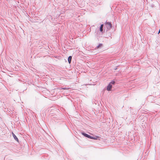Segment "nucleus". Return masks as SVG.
<instances>
[{
	"instance_id": "7",
	"label": "nucleus",
	"mask_w": 160,
	"mask_h": 160,
	"mask_svg": "<svg viewBox=\"0 0 160 160\" xmlns=\"http://www.w3.org/2000/svg\"><path fill=\"white\" fill-rule=\"evenodd\" d=\"M89 138L91 139H94V140H96L97 139V137H93L91 136H90V138Z\"/></svg>"
},
{
	"instance_id": "9",
	"label": "nucleus",
	"mask_w": 160,
	"mask_h": 160,
	"mask_svg": "<svg viewBox=\"0 0 160 160\" xmlns=\"http://www.w3.org/2000/svg\"><path fill=\"white\" fill-rule=\"evenodd\" d=\"M62 89H67V88H62Z\"/></svg>"
},
{
	"instance_id": "10",
	"label": "nucleus",
	"mask_w": 160,
	"mask_h": 160,
	"mask_svg": "<svg viewBox=\"0 0 160 160\" xmlns=\"http://www.w3.org/2000/svg\"><path fill=\"white\" fill-rule=\"evenodd\" d=\"M160 33V29H159V32H158V33Z\"/></svg>"
},
{
	"instance_id": "1",
	"label": "nucleus",
	"mask_w": 160,
	"mask_h": 160,
	"mask_svg": "<svg viewBox=\"0 0 160 160\" xmlns=\"http://www.w3.org/2000/svg\"><path fill=\"white\" fill-rule=\"evenodd\" d=\"M106 27L108 29H110L112 27V24L110 22H107L105 24Z\"/></svg>"
},
{
	"instance_id": "8",
	"label": "nucleus",
	"mask_w": 160,
	"mask_h": 160,
	"mask_svg": "<svg viewBox=\"0 0 160 160\" xmlns=\"http://www.w3.org/2000/svg\"><path fill=\"white\" fill-rule=\"evenodd\" d=\"M115 83V82L114 81H111L110 83L109 84H110L111 85V84H114Z\"/></svg>"
},
{
	"instance_id": "6",
	"label": "nucleus",
	"mask_w": 160,
	"mask_h": 160,
	"mask_svg": "<svg viewBox=\"0 0 160 160\" xmlns=\"http://www.w3.org/2000/svg\"><path fill=\"white\" fill-rule=\"evenodd\" d=\"M103 24L101 25L100 28V31L101 32H102L103 31Z\"/></svg>"
},
{
	"instance_id": "4",
	"label": "nucleus",
	"mask_w": 160,
	"mask_h": 160,
	"mask_svg": "<svg viewBox=\"0 0 160 160\" xmlns=\"http://www.w3.org/2000/svg\"><path fill=\"white\" fill-rule=\"evenodd\" d=\"M12 133V136L13 137V138H14V139H15V140L18 142V138H17V137L14 134V133H13V132Z\"/></svg>"
},
{
	"instance_id": "3",
	"label": "nucleus",
	"mask_w": 160,
	"mask_h": 160,
	"mask_svg": "<svg viewBox=\"0 0 160 160\" xmlns=\"http://www.w3.org/2000/svg\"><path fill=\"white\" fill-rule=\"evenodd\" d=\"M82 135H83V136H84L85 137H87L88 138H90V135H89L86 133H85L84 132H82Z\"/></svg>"
},
{
	"instance_id": "2",
	"label": "nucleus",
	"mask_w": 160,
	"mask_h": 160,
	"mask_svg": "<svg viewBox=\"0 0 160 160\" xmlns=\"http://www.w3.org/2000/svg\"><path fill=\"white\" fill-rule=\"evenodd\" d=\"M112 85L110 84H109L107 86V90L108 91H111V89L112 88Z\"/></svg>"
},
{
	"instance_id": "5",
	"label": "nucleus",
	"mask_w": 160,
	"mask_h": 160,
	"mask_svg": "<svg viewBox=\"0 0 160 160\" xmlns=\"http://www.w3.org/2000/svg\"><path fill=\"white\" fill-rule=\"evenodd\" d=\"M72 57L71 56H69L68 58V61L69 63H70L71 61Z\"/></svg>"
}]
</instances>
